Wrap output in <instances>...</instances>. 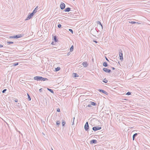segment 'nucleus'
<instances>
[{"mask_svg":"<svg viewBox=\"0 0 150 150\" xmlns=\"http://www.w3.org/2000/svg\"><path fill=\"white\" fill-rule=\"evenodd\" d=\"M73 76L74 77H76L79 76L76 73H73Z\"/></svg>","mask_w":150,"mask_h":150,"instance_id":"18","label":"nucleus"},{"mask_svg":"<svg viewBox=\"0 0 150 150\" xmlns=\"http://www.w3.org/2000/svg\"><path fill=\"white\" fill-rule=\"evenodd\" d=\"M118 51L120 59L122 61L123 59L122 51L121 49H119Z\"/></svg>","mask_w":150,"mask_h":150,"instance_id":"3","label":"nucleus"},{"mask_svg":"<svg viewBox=\"0 0 150 150\" xmlns=\"http://www.w3.org/2000/svg\"><path fill=\"white\" fill-rule=\"evenodd\" d=\"M7 91L6 89H4L2 91V92L3 93H4Z\"/></svg>","mask_w":150,"mask_h":150,"instance_id":"37","label":"nucleus"},{"mask_svg":"<svg viewBox=\"0 0 150 150\" xmlns=\"http://www.w3.org/2000/svg\"><path fill=\"white\" fill-rule=\"evenodd\" d=\"M18 62L15 63L13 64V66H16L18 65Z\"/></svg>","mask_w":150,"mask_h":150,"instance_id":"31","label":"nucleus"},{"mask_svg":"<svg viewBox=\"0 0 150 150\" xmlns=\"http://www.w3.org/2000/svg\"><path fill=\"white\" fill-rule=\"evenodd\" d=\"M105 59H106V60L107 61H108L109 62V61L108 59L106 57H105Z\"/></svg>","mask_w":150,"mask_h":150,"instance_id":"46","label":"nucleus"},{"mask_svg":"<svg viewBox=\"0 0 150 150\" xmlns=\"http://www.w3.org/2000/svg\"><path fill=\"white\" fill-rule=\"evenodd\" d=\"M60 122L59 121H57L56 124V125H57V126L58 127L59 126V125L60 124Z\"/></svg>","mask_w":150,"mask_h":150,"instance_id":"22","label":"nucleus"},{"mask_svg":"<svg viewBox=\"0 0 150 150\" xmlns=\"http://www.w3.org/2000/svg\"><path fill=\"white\" fill-rule=\"evenodd\" d=\"M69 31L72 34L73 33V31L71 29H69Z\"/></svg>","mask_w":150,"mask_h":150,"instance_id":"34","label":"nucleus"},{"mask_svg":"<svg viewBox=\"0 0 150 150\" xmlns=\"http://www.w3.org/2000/svg\"><path fill=\"white\" fill-rule=\"evenodd\" d=\"M16 105L19 108L21 109L22 108V106L20 103H18Z\"/></svg>","mask_w":150,"mask_h":150,"instance_id":"17","label":"nucleus"},{"mask_svg":"<svg viewBox=\"0 0 150 150\" xmlns=\"http://www.w3.org/2000/svg\"><path fill=\"white\" fill-rule=\"evenodd\" d=\"M3 47V46L1 45V44H0V47Z\"/></svg>","mask_w":150,"mask_h":150,"instance_id":"43","label":"nucleus"},{"mask_svg":"<svg viewBox=\"0 0 150 150\" xmlns=\"http://www.w3.org/2000/svg\"><path fill=\"white\" fill-rule=\"evenodd\" d=\"M53 42H52V43H51V44L53 45Z\"/></svg>","mask_w":150,"mask_h":150,"instance_id":"49","label":"nucleus"},{"mask_svg":"<svg viewBox=\"0 0 150 150\" xmlns=\"http://www.w3.org/2000/svg\"><path fill=\"white\" fill-rule=\"evenodd\" d=\"M137 135V133H135L133 135L132 139L133 140H134L135 137H136Z\"/></svg>","mask_w":150,"mask_h":150,"instance_id":"16","label":"nucleus"},{"mask_svg":"<svg viewBox=\"0 0 150 150\" xmlns=\"http://www.w3.org/2000/svg\"><path fill=\"white\" fill-rule=\"evenodd\" d=\"M99 31V30L98 29H96V28L95 29L93 28L91 30L90 33L93 35L95 36V35H96L97 33Z\"/></svg>","mask_w":150,"mask_h":150,"instance_id":"2","label":"nucleus"},{"mask_svg":"<svg viewBox=\"0 0 150 150\" xmlns=\"http://www.w3.org/2000/svg\"><path fill=\"white\" fill-rule=\"evenodd\" d=\"M34 14L32 12V13H29V15H28V16L25 19V20H29L30 18H31L34 15Z\"/></svg>","mask_w":150,"mask_h":150,"instance_id":"4","label":"nucleus"},{"mask_svg":"<svg viewBox=\"0 0 150 150\" xmlns=\"http://www.w3.org/2000/svg\"><path fill=\"white\" fill-rule=\"evenodd\" d=\"M84 129L86 131H88L89 129V125L88 122H87L85 125H84Z\"/></svg>","mask_w":150,"mask_h":150,"instance_id":"6","label":"nucleus"},{"mask_svg":"<svg viewBox=\"0 0 150 150\" xmlns=\"http://www.w3.org/2000/svg\"><path fill=\"white\" fill-rule=\"evenodd\" d=\"M97 23L98 24H99V25H102L101 22L99 21H97Z\"/></svg>","mask_w":150,"mask_h":150,"instance_id":"33","label":"nucleus"},{"mask_svg":"<svg viewBox=\"0 0 150 150\" xmlns=\"http://www.w3.org/2000/svg\"><path fill=\"white\" fill-rule=\"evenodd\" d=\"M131 94V92H128L126 94V95H129Z\"/></svg>","mask_w":150,"mask_h":150,"instance_id":"32","label":"nucleus"},{"mask_svg":"<svg viewBox=\"0 0 150 150\" xmlns=\"http://www.w3.org/2000/svg\"><path fill=\"white\" fill-rule=\"evenodd\" d=\"M97 141L95 139H92L90 142V143L91 144H96L97 143Z\"/></svg>","mask_w":150,"mask_h":150,"instance_id":"9","label":"nucleus"},{"mask_svg":"<svg viewBox=\"0 0 150 150\" xmlns=\"http://www.w3.org/2000/svg\"><path fill=\"white\" fill-rule=\"evenodd\" d=\"M71 8L69 7H68L65 9L64 11L65 12H69L70 11Z\"/></svg>","mask_w":150,"mask_h":150,"instance_id":"14","label":"nucleus"},{"mask_svg":"<svg viewBox=\"0 0 150 150\" xmlns=\"http://www.w3.org/2000/svg\"><path fill=\"white\" fill-rule=\"evenodd\" d=\"M103 82L105 83H106L108 82V80L106 78H105L104 79Z\"/></svg>","mask_w":150,"mask_h":150,"instance_id":"26","label":"nucleus"},{"mask_svg":"<svg viewBox=\"0 0 150 150\" xmlns=\"http://www.w3.org/2000/svg\"><path fill=\"white\" fill-rule=\"evenodd\" d=\"M60 69V67H57V68L55 69V71H59Z\"/></svg>","mask_w":150,"mask_h":150,"instance_id":"20","label":"nucleus"},{"mask_svg":"<svg viewBox=\"0 0 150 150\" xmlns=\"http://www.w3.org/2000/svg\"><path fill=\"white\" fill-rule=\"evenodd\" d=\"M103 71L108 73H110L111 72V71L110 69H108L106 68H103Z\"/></svg>","mask_w":150,"mask_h":150,"instance_id":"7","label":"nucleus"},{"mask_svg":"<svg viewBox=\"0 0 150 150\" xmlns=\"http://www.w3.org/2000/svg\"><path fill=\"white\" fill-rule=\"evenodd\" d=\"M52 150H53L52 149Z\"/></svg>","mask_w":150,"mask_h":150,"instance_id":"50","label":"nucleus"},{"mask_svg":"<svg viewBox=\"0 0 150 150\" xmlns=\"http://www.w3.org/2000/svg\"><path fill=\"white\" fill-rule=\"evenodd\" d=\"M112 68L113 70H114L115 69V68L114 67H112Z\"/></svg>","mask_w":150,"mask_h":150,"instance_id":"47","label":"nucleus"},{"mask_svg":"<svg viewBox=\"0 0 150 150\" xmlns=\"http://www.w3.org/2000/svg\"><path fill=\"white\" fill-rule=\"evenodd\" d=\"M91 107V104H88V105L86 106V107Z\"/></svg>","mask_w":150,"mask_h":150,"instance_id":"40","label":"nucleus"},{"mask_svg":"<svg viewBox=\"0 0 150 150\" xmlns=\"http://www.w3.org/2000/svg\"><path fill=\"white\" fill-rule=\"evenodd\" d=\"M74 49V47L73 45H72L71 46V47L70 50V51L71 52H72L73 51Z\"/></svg>","mask_w":150,"mask_h":150,"instance_id":"25","label":"nucleus"},{"mask_svg":"<svg viewBox=\"0 0 150 150\" xmlns=\"http://www.w3.org/2000/svg\"><path fill=\"white\" fill-rule=\"evenodd\" d=\"M103 93L105 94L106 95H108V93L105 91H104V92H103Z\"/></svg>","mask_w":150,"mask_h":150,"instance_id":"38","label":"nucleus"},{"mask_svg":"<svg viewBox=\"0 0 150 150\" xmlns=\"http://www.w3.org/2000/svg\"><path fill=\"white\" fill-rule=\"evenodd\" d=\"M38 9V7L37 6L33 10L32 13H33L34 14L37 11V10Z\"/></svg>","mask_w":150,"mask_h":150,"instance_id":"11","label":"nucleus"},{"mask_svg":"<svg viewBox=\"0 0 150 150\" xmlns=\"http://www.w3.org/2000/svg\"><path fill=\"white\" fill-rule=\"evenodd\" d=\"M14 36H15V37L14 38H19L22 37L21 35V34H19V35H14Z\"/></svg>","mask_w":150,"mask_h":150,"instance_id":"13","label":"nucleus"},{"mask_svg":"<svg viewBox=\"0 0 150 150\" xmlns=\"http://www.w3.org/2000/svg\"><path fill=\"white\" fill-rule=\"evenodd\" d=\"M42 88H40L39 89V91L40 92H42Z\"/></svg>","mask_w":150,"mask_h":150,"instance_id":"44","label":"nucleus"},{"mask_svg":"<svg viewBox=\"0 0 150 150\" xmlns=\"http://www.w3.org/2000/svg\"><path fill=\"white\" fill-rule=\"evenodd\" d=\"M69 54H70L69 52V53H68L67 55H69Z\"/></svg>","mask_w":150,"mask_h":150,"instance_id":"48","label":"nucleus"},{"mask_svg":"<svg viewBox=\"0 0 150 150\" xmlns=\"http://www.w3.org/2000/svg\"><path fill=\"white\" fill-rule=\"evenodd\" d=\"M47 90L49 91H50V92H51V93H54V91L52 89L49 88H47Z\"/></svg>","mask_w":150,"mask_h":150,"instance_id":"21","label":"nucleus"},{"mask_svg":"<svg viewBox=\"0 0 150 150\" xmlns=\"http://www.w3.org/2000/svg\"><path fill=\"white\" fill-rule=\"evenodd\" d=\"M53 40H54L55 42H57L58 41V40L56 36H54Z\"/></svg>","mask_w":150,"mask_h":150,"instance_id":"15","label":"nucleus"},{"mask_svg":"<svg viewBox=\"0 0 150 150\" xmlns=\"http://www.w3.org/2000/svg\"><path fill=\"white\" fill-rule=\"evenodd\" d=\"M65 122L64 120H62V126H64V125H65Z\"/></svg>","mask_w":150,"mask_h":150,"instance_id":"24","label":"nucleus"},{"mask_svg":"<svg viewBox=\"0 0 150 150\" xmlns=\"http://www.w3.org/2000/svg\"><path fill=\"white\" fill-rule=\"evenodd\" d=\"M27 95H28V100H29V101L30 100H31V98L30 97L28 93H27Z\"/></svg>","mask_w":150,"mask_h":150,"instance_id":"28","label":"nucleus"},{"mask_svg":"<svg viewBox=\"0 0 150 150\" xmlns=\"http://www.w3.org/2000/svg\"><path fill=\"white\" fill-rule=\"evenodd\" d=\"M129 23L131 24H134V23H139L138 22H134V21L129 22Z\"/></svg>","mask_w":150,"mask_h":150,"instance_id":"30","label":"nucleus"},{"mask_svg":"<svg viewBox=\"0 0 150 150\" xmlns=\"http://www.w3.org/2000/svg\"><path fill=\"white\" fill-rule=\"evenodd\" d=\"M34 79L37 81H45L48 80V79L47 78H44L42 76H36L34 77Z\"/></svg>","mask_w":150,"mask_h":150,"instance_id":"1","label":"nucleus"},{"mask_svg":"<svg viewBox=\"0 0 150 150\" xmlns=\"http://www.w3.org/2000/svg\"><path fill=\"white\" fill-rule=\"evenodd\" d=\"M91 105L93 106H96V103H95L93 102H91Z\"/></svg>","mask_w":150,"mask_h":150,"instance_id":"23","label":"nucleus"},{"mask_svg":"<svg viewBox=\"0 0 150 150\" xmlns=\"http://www.w3.org/2000/svg\"><path fill=\"white\" fill-rule=\"evenodd\" d=\"M57 111L58 112H60V109L59 108H58L57 109Z\"/></svg>","mask_w":150,"mask_h":150,"instance_id":"41","label":"nucleus"},{"mask_svg":"<svg viewBox=\"0 0 150 150\" xmlns=\"http://www.w3.org/2000/svg\"><path fill=\"white\" fill-rule=\"evenodd\" d=\"M58 27L59 28H61L62 26V25L60 24H59L57 25Z\"/></svg>","mask_w":150,"mask_h":150,"instance_id":"36","label":"nucleus"},{"mask_svg":"<svg viewBox=\"0 0 150 150\" xmlns=\"http://www.w3.org/2000/svg\"><path fill=\"white\" fill-rule=\"evenodd\" d=\"M15 102H18V100L17 99H15L14 100Z\"/></svg>","mask_w":150,"mask_h":150,"instance_id":"42","label":"nucleus"},{"mask_svg":"<svg viewBox=\"0 0 150 150\" xmlns=\"http://www.w3.org/2000/svg\"><path fill=\"white\" fill-rule=\"evenodd\" d=\"M7 43L8 44H11L13 43V42L12 41H8L7 42Z\"/></svg>","mask_w":150,"mask_h":150,"instance_id":"27","label":"nucleus"},{"mask_svg":"<svg viewBox=\"0 0 150 150\" xmlns=\"http://www.w3.org/2000/svg\"><path fill=\"white\" fill-rule=\"evenodd\" d=\"M98 90L99 92H102L103 93V92H104V91H105L104 90H102V89H99Z\"/></svg>","mask_w":150,"mask_h":150,"instance_id":"29","label":"nucleus"},{"mask_svg":"<svg viewBox=\"0 0 150 150\" xmlns=\"http://www.w3.org/2000/svg\"><path fill=\"white\" fill-rule=\"evenodd\" d=\"M97 27H98L99 30H100L102 31V30L103 29V26L102 25H97Z\"/></svg>","mask_w":150,"mask_h":150,"instance_id":"12","label":"nucleus"},{"mask_svg":"<svg viewBox=\"0 0 150 150\" xmlns=\"http://www.w3.org/2000/svg\"><path fill=\"white\" fill-rule=\"evenodd\" d=\"M65 7V5L64 3L63 2H61L60 5V8L62 10L64 9Z\"/></svg>","mask_w":150,"mask_h":150,"instance_id":"8","label":"nucleus"},{"mask_svg":"<svg viewBox=\"0 0 150 150\" xmlns=\"http://www.w3.org/2000/svg\"><path fill=\"white\" fill-rule=\"evenodd\" d=\"M101 129V127L99 126L94 127L92 128L93 130L95 131L100 130Z\"/></svg>","mask_w":150,"mask_h":150,"instance_id":"5","label":"nucleus"},{"mask_svg":"<svg viewBox=\"0 0 150 150\" xmlns=\"http://www.w3.org/2000/svg\"><path fill=\"white\" fill-rule=\"evenodd\" d=\"M103 65L105 67H107L108 66L107 63L106 62H104Z\"/></svg>","mask_w":150,"mask_h":150,"instance_id":"19","label":"nucleus"},{"mask_svg":"<svg viewBox=\"0 0 150 150\" xmlns=\"http://www.w3.org/2000/svg\"><path fill=\"white\" fill-rule=\"evenodd\" d=\"M93 42H95L96 43H98V42L97 41H96V40H94Z\"/></svg>","mask_w":150,"mask_h":150,"instance_id":"45","label":"nucleus"},{"mask_svg":"<svg viewBox=\"0 0 150 150\" xmlns=\"http://www.w3.org/2000/svg\"><path fill=\"white\" fill-rule=\"evenodd\" d=\"M82 64L83 66L84 67H86L88 66V64L87 63V62H84L82 63Z\"/></svg>","mask_w":150,"mask_h":150,"instance_id":"10","label":"nucleus"},{"mask_svg":"<svg viewBox=\"0 0 150 150\" xmlns=\"http://www.w3.org/2000/svg\"><path fill=\"white\" fill-rule=\"evenodd\" d=\"M74 119H75V118H74V117L73 118V121L72 122L71 121L72 125H74Z\"/></svg>","mask_w":150,"mask_h":150,"instance_id":"35","label":"nucleus"},{"mask_svg":"<svg viewBox=\"0 0 150 150\" xmlns=\"http://www.w3.org/2000/svg\"><path fill=\"white\" fill-rule=\"evenodd\" d=\"M15 37V36H10L9 37V38H14Z\"/></svg>","mask_w":150,"mask_h":150,"instance_id":"39","label":"nucleus"}]
</instances>
